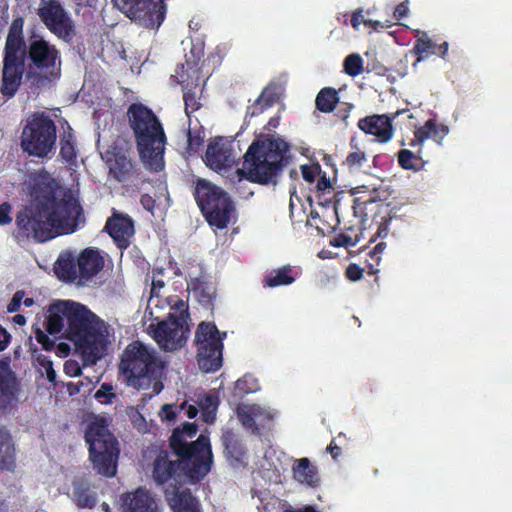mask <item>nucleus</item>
I'll return each instance as SVG.
<instances>
[{
	"mask_svg": "<svg viewBox=\"0 0 512 512\" xmlns=\"http://www.w3.org/2000/svg\"><path fill=\"white\" fill-rule=\"evenodd\" d=\"M171 309L174 310V312L169 313L167 317L175 320L183 318L184 323H188L189 312L188 305L185 301L182 299H177L174 304H172Z\"/></svg>",
	"mask_w": 512,
	"mask_h": 512,
	"instance_id": "obj_44",
	"label": "nucleus"
},
{
	"mask_svg": "<svg viewBox=\"0 0 512 512\" xmlns=\"http://www.w3.org/2000/svg\"><path fill=\"white\" fill-rule=\"evenodd\" d=\"M290 148L277 134L260 136L248 147L239 172L252 183L275 186L291 162Z\"/></svg>",
	"mask_w": 512,
	"mask_h": 512,
	"instance_id": "obj_5",
	"label": "nucleus"
},
{
	"mask_svg": "<svg viewBox=\"0 0 512 512\" xmlns=\"http://www.w3.org/2000/svg\"><path fill=\"white\" fill-rule=\"evenodd\" d=\"M140 203L144 209L147 211H152L155 207V200L149 194H142L140 198Z\"/></svg>",
	"mask_w": 512,
	"mask_h": 512,
	"instance_id": "obj_59",
	"label": "nucleus"
},
{
	"mask_svg": "<svg viewBox=\"0 0 512 512\" xmlns=\"http://www.w3.org/2000/svg\"><path fill=\"white\" fill-rule=\"evenodd\" d=\"M350 146L355 150L348 153L345 160L342 162V165L349 171H355L360 169L367 162V156L364 151L358 148L354 138L350 140Z\"/></svg>",
	"mask_w": 512,
	"mask_h": 512,
	"instance_id": "obj_35",
	"label": "nucleus"
},
{
	"mask_svg": "<svg viewBox=\"0 0 512 512\" xmlns=\"http://www.w3.org/2000/svg\"><path fill=\"white\" fill-rule=\"evenodd\" d=\"M282 512H321L313 505H304L300 508H293L291 506H288L285 508Z\"/></svg>",
	"mask_w": 512,
	"mask_h": 512,
	"instance_id": "obj_61",
	"label": "nucleus"
},
{
	"mask_svg": "<svg viewBox=\"0 0 512 512\" xmlns=\"http://www.w3.org/2000/svg\"><path fill=\"white\" fill-rule=\"evenodd\" d=\"M263 414V409L257 404L241 403L236 408V415L241 425L252 434H259L256 420Z\"/></svg>",
	"mask_w": 512,
	"mask_h": 512,
	"instance_id": "obj_26",
	"label": "nucleus"
},
{
	"mask_svg": "<svg viewBox=\"0 0 512 512\" xmlns=\"http://www.w3.org/2000/svg\"><path fill=\"white\" fill-rule=\"evenodd\" d=\"M408 14V4L406 2H401L395 7L393 16L396 20H401L405 18Z\"/></svg>",
	"mask_w": 512,
	"mask_h": 512,
	"instance_id": "obj_58",
	"label": "nucleus"
},
{
	"mask_svg": "<svg viewBox=\"0 0 512 512\" xmlns=\"http://www.w3.org/2000/svg\"><path fill=\"white\" fill-rule=\"evenodd\" d=\"M188 290L202 307L213 310L217 293L216 287L211 281L203 277L192 278L188 282Z\"/></svg>",
	"mask_w": 512,
	"mask_h": 512,
	"instance_id": "obj_24",
	"label": "nucleus"
},
{
	"mask_svg": "<svg viewBox=\"0 0 512 512\" xmlns=\"http://www.w3.org/2000/svg\"><path fill=\"white\" fill-rule=\"evenodd\" d=\"M121 512H158V505L152 494L144 487L120 495Z\"/></svg>",
	"mask_w": 512,
	"mask_h": 512,
	"instance_id": "obj_17",
	"label": "nucleus"
},
{
	"mask_svg": "<svg viewBox=\"0 0 512 512\" xmlns=\"http://www.w3.org/2000/svg\"><path fill=\"white\" fill-rule=\"evenodd\" d=\"M300 170L303 179L308 183H313L316 180V177L319 175L321 167L319 164H304L301 165Z\"/></svg>",
	"mask_w": 512,
	"mask_h": 512,
	"instance_id": "obj_46",
	"label": "nucleus"
},
{
	"mask_svg": "<svg viewBox=\"0 0 512 512\" xmlns=\"http://www.w3.org/2000/svg\"><path fill=\"white\" fill-rule=\"evenodd\" d=\"M115 6L129 18L148 29L159 28L163 23L167 7L163 0H113Z\"/></svg>",
	"mask_w": 512,
	"mask_h": 512,
	"instance_id": "obj_12",
	"label": "nucleus"
},
{
	"mask_svg": "<svg viewBox=\"0 0 512 512\" xmlns=\"http://www.w3.org/2000/svg\"><path fill=\"white\" fill-rule=\"evenodd\" d=\"M35 339L46 351H51L55 347V341L52 340L44 331L40 328L35 330Z\"/></svg>",
	"mask_w": 512,
	"mask_h": 512,
	"instance_id": "obj_47",
	"label": "nucleus"
},
{
	"mask_svg": "<svg viewBox=\"0 0 512 512\" xmlns=\"http://www.w3.org/2000/svg\"><path fill=\"white\" fill-rule=\"evenodd\" d=\"M398 164L405 170L419 171L423 167L422 159L408 149L398 152Z\"/></svg>",
	"mask_w": 512,
	"mask_h": 512,
	"instance_id": "obj_36",
	"label": "nucleus"
},
{
	"mask_svg": "<svg viewBox=\"0 0 512 512\" xmlns=\"http://www.w3.org/2000/svg\"><path fill=\"white\" fill-rule=\"evenodd\" d=\"M434 129V120H427L423 126H420L414 131V139L410 142V146L421 144L425 140L430 139V131Z\"/></svg>",
	"mask_w": 512,
	"mask_h": 512,
	"instance_id": "obj_43",
	"label": "nucleus"
},
{
	"mask_svg": "<svg viewBox=\"0 0 512 512\" xmlns=\"http://www.w3.org/2000/svg\"><path fill=\"white\" fill-rule=\"evenodd\" d=\"M202 410L203 420L207 423H213L218 407V398L212 394H206L199 402Z\"/></svg>",
	"mask_w": 512,
	"mask_h": 512,
	"instance_id": "obj_38",
	"label": "nucleus"
},
{
	"mask_svg": "<svg viewBox=\"0 0 512 512\" xmlns=\"http://www.w3.org/2000/svg\"><path fill=\"white\" fill-rule=\"evenodd\" d=\"M387 198V191L381 187H373L368 194L356 195L353 200V207L357 208L360 206H366L367 204L374 203L377 201H384Z\"/></svg>",
	"mask_w": 512,
	"mask_h": 512,
	"instance_id": "obj_37",
	"label": "nucleus"
},
{
	"mask_svg": "<svg viewBox=\"0 0 512 512\" xmlns=\"http://www.w3.org/2000/svg\"><path fill=\"white\" fill-rule=\"evenodd\" d=\"M63 370L69 377H78L82 373V368L79 363L72 359L65 361Z\"/></svg>",
	"mask_w": 512,
	"mask_h": 512,
	"instance_id": "obj_50",
	"label": "nucleus"
},
{
	"mask_svg": "<svg viewBox=\"0 0 512 512\" xmlns=\"http://www.w3.org/2000/svg\"><path fill=\"white\" fill-rule=\"evenodd\" d=\"M186 408V401L180 405L165 404L161 408L160 416L163 420L174 421Z\"/></svg>",
	"mask_w": 512,
	"mask_h": 512,
	"instance_id": "obj_45",
	"label": "nucleus"
},
{
	"mask_svg": "<svg viewBox=\"0 0 512 512\" xmlns=\"http://www.w3.org/2000/svg\"><path fill=\"white\" fill-rule=\"evenodd\" d=\"M364 269L355 263H351L348 265L345 271V276L350 281H358L363 277Z\"/></svg>",
	"mask_w": 512,
	"mask_h": 512,
	"instance_id": "obj_51",
	"label": "nucleus"
},
{
	"mask_svg": "<svg viewBox=\"0 0 512 512\" xmlns=\"http://www.w3.org/2000/svg\"><path fill=\"white\" fill-rule=\"evenodd\" d=\"M449 129L443 124H437L434 120V129L430 131V138L440 143L441 140L448 134Z\"/></svg>",
	"mask_w": 512,
	"mask_h": 512,
	"instance_id": "obj_52",
	"label": "nucleus"
},
{
	"mask_svg": "<svg viewBox=\"0 0 512 512\" xmlns=\"http://www.w3.org/2000/svg\"><path fill=\"white\" fill-rule=\"evenodd\" d=\"M343 69L351 77L360 75L363 72V59L359 54H350L344 59Z\"/></svg>",
	"mask_w": 512,
	"mask_h": 512,
	"instance_id": "obj_40",
	"label": "nucleus"
},
{
	"mask_svg": "<svg viewBox=\"0 0 512 512\" xmlns=\"http://www.w3.org/2000/svg\"><path fill=\"white\" fill-rule=\"evenodd\" d=\"M339 102L338 92L332 87L322 88L315 99L316 108L323 113L332 112Z\"/></svg>",
	"mask_w": 512,
	"mask_h": 512,
	"instance_id": "obj_32",
	"label": "nucleus"
},
{
	"mask_svg": "<svg viewBox=\"0 0 512 512\" xmlns=\"http://www.w3.org/2000/svg\"><path fill=\"white\" fill-rule=\"evenodd\" d=\"M398 113L388 116L386 114H374L366 116L358 121V128L365 134L373 135L380 143L389 142L394 134L392 121Z\"/></svg>",
	"mask_w": 512,
	"mask_h": 512,
	"instance_id": "obj_16",
	"label": "nucleus"
},
{
	"mask_svg": "<svg viewBox=\"0 0 512 512\" xmlns=\"http://www.w3.org/2000/svg\"><path fill=\"white\" fill-rule=\"evenodd\" d=\"M24 293L22 291H17L9 304L7 305V311L10 313H14L19 310L22 300H23Z\"/></svg>",
	"mask_w": 512,
	"mask_h": 512,
	"instance_id": "obj_57",
	"label": "nucleus"
},
{
	"mask_svg": "<svg viewBox=\"0 0 512 512\" xmlns=\"http://www.w3.org/2000/svg\"><path fill=\"white\" fill-rule=\"evenodd\" d=\"M222 444L228 459L234 460L237 463L243 462L246 456V448L242 440L232 430H227L223 433Z\"/></svg>",
	"mask_w": 512,
	"mask_h": 512,
	"instance_id": "obj_27",
	"label": "nucleus"
},
{
	"mask_svg": "<svg viewBox=\"0 0 512 512\" xmlns=\"http://www.w3.org/2000/svg\"><path fill=\"white\" fill-rule=\"evenodd\" d=\"M199 77H197L196 82H189L188 79L184 78V75H181V80L179 83L183 89V100L185 104V112L189 116L191 113L197 111L201 107L199 92L201 90L198 88Z\"/></svg>",
	"mask_w": 512,
	"mask_h": 512,
	"instance_id": "obj_28",
	"label": "nucleus"
},
{
	"mask_svg": "<svg viewBox=\"0 0 512 512\" xmlns=\"http://www.w3.org/2000/svg\"><path fill=\"white\" fill-rule=\"evenodd\" d=\"M204 161L209 168L215 171L230 167L234 163L230 144L226 143L222 138L209 143Z\"/></svg>",
	"mask_w": 512,
	"mask_h": 512,
	"instance_id": "obj_19",
	"label": "nucleus"
},
{
	"mask_svg": "<svg viewBox=\"0 0 512 512\" xmlns=\"http://www.w3.org/2000/svg\"><path fill=\"white\" fill-rule=\"evenodd\" d=\"M326 451L332 456L334 460H337L341 454V448L336 445L334 440H332L331 443L327 446Z\"/></svg>",
	"mask_w": 512,
	"mask_h": 512,
	"instance_id": "obj_62",
	"label": "nucleus"
},
{
	"mask_svg": "<svg viewBox=\"0 0 512 512\" xmlns=\"http://www.w3.org/2000/svg\"><path fill=\"white\" fill-rule=\"evenodd\" d=\"M11 209L8 202L0 204V225H8L12 222Z\"/></svg>",
	"mask_w": 512,
	"mask_h": 512,
	"instance_id": "obj_55",
	"label": "nucleus"
},
{
	"mask_svg": "<svg viewBox=\"0 0 512 512\" xmlns=\"http://www.w3.org/2000/svg\"><path fill=\"white\" fill-rule=\"evenodd\" d=\"M94 397L97 400L105 399L106 402H110L112 398L115 397L113 393V387L109 383H103L100 388L96 391Z\"/></svg>",
	"mask_w": 512,
	"mask_h": 512,
	"instance_id": "obj_49",
	"label": "nucleus"
},
{
	"mask_svg": "<svg viewBox=\"0 0 512 512\" xmlns=\"http://www.w3.org/2000/svg\"><path fill=\"white\" fill-rule=\"evenodd\" d=\"M39 16L46 27L57 37L69 41L74 36V25L57 1L52 0L41 8Z\"/></svg>",
	"mask_w": 512,
	"mask_h": 512,
	"instance_id": "obj_14",
	"label": "nucleus"
},
{
	"mask_svg": "<svg viewBox=\"0 0 512 512\" xmlns=\"http://www.w3.org/2000/svg\"><path fill=\"white\" fill-rule=\"evenodd\" d=\"M75 144L76 142L72 129L69 127V130L60 138L59 152L61 158L69 164H73L77 158Z\"/></svg>",
	"mask_w": 512,
	"mask_h": 512,
	"instance_id": "obj_34",
	"label": "nucleus"
},
{
	"mask_svg": "<svg viewBox=\"0 0 512 512\" xmlns=\"http://www.w3.org/2000/svg\"><path fill=\"white\" fill-rule=\"evenodd\" d=\"M119 373L127 386L136 390L153 388L159 394L163 388L160 378L164 364L154 349L139 340L133 341L124 349L119 362Z\"/></svg>",
	"mask_w": 512,
	"mask_h": 512,
	"instance_id": "obj_7",
	"label": "nucleus"
},
{
	"mask_svg": "<svg viewBox=\"0 0 512 512\" xmlns=\"http://www.w3.org/2000/svg\"><path fill=\"white\" fill-rule=\"evenodd\" d=\"M371 190H373V187L370 185H360L357 187H354L350 190L351 195H359V194H368Z\"/></svg>",
	"mask_w": 512,
	"mask_h": 512,
	"instance_id": "obj_64",
	"label": "nucleus"
},
{
	"mask_svg": "<svg viewBox=\"0 0 512 512\" xmlns=\"http://www.w3.org/2000/svg\"><path fill=\"white\" fill-rule=\"evenodd\" d=\"M227 332H220L213 322L202 321L195 332L196 359L199 368L206 373L215 372L223 364V341Z\"/></svg>",
	"mask_w": 512,
	"mask_h": 512,
	"instance_id": "obj_11",
	"label": "nucleus"
},
{
	"mask_svg": "<svg viewBox=\"0 0 512 512\" xmlns=\"http://www.w3.org/2000/svg\"><path fill=\"white\" fill-rule=\"evenodd\" d=\"M198 425L185 422L173 429L169 449H161L152 462L151 477L164 495L185 485L200 483L210 472L213 453L210 438L201 433L196 440Z\"/></svg>",
	"mask_w": 512,
	"mask_h": 512,
	"instance_id": "obj_2",
	"label": "nucleus"
},
{
	"mask_svg": "<svg viewBox=\"0 0 512 512\" xmlns=\"http://www.w3.org/2000/svg\"><path fill=\"white\" fill-rule=\"evenodd\" d=\"M59 186L48 176H39L32 187L33 200L16 215L15 238L45 242L56 235L74 233L85 222L84 210L71 190L58 196Z\"/></svg>",
	"mask_w": 512,
	"mask_h": 512,
	"instance_id": "obj_1",
	"label": "nucleus"
},
{
	"mask_svg": "<svg viewBox=\"0 0 512 512\" xmlns=\"http://www.w3.org/2000/svg\"><path fill=\"white\" fill-rule=\"evenodd\" d=\"M78 276L83 280H90L104 267V258L94 248H85L77 258Z\"/></svg>",
	"mask_w": 512,
	"mask_h": 512,
	"instance_id": "obj_21",
	"label": "nucleus"
},
{
	"mask_svg": "<svg viewBox=\"0 0 512 512\" xmlns=\"http://www.w3.org/2000/svg\"><path fill=\"white\" fill-rule=\"evenodd\" d=\"M73 495L74 501L79 508L91 509L96 506L97 494L83 480L74 482Z\"/></svg>",
	"mask_w": 512,
	"mask_h": 512,
	"instance_id": "obj_31",
	"label": "nucleus"
},
{
	"mask_svg": "<svg viewBox=\"0 0 512 512\" xmlns=\"http://www.w3.org/2000/svg\"><path fill=\"white\" fill-rule=\"evenodd\" d=\"M56 139L54 120L45 112H34L22 128L20 146L30 156L45 158L55 149Z\"/></svg>",
	"mask_w": 512,
	"mask_h": 512,
	"instance_id": "obj_9",
	"label": "nucleus"
},
{
	"mask_svg": "<svg viewBox=\"0 0 512 512\" xmlns=\"http://www.w3.org/2000/svg\"><path fill=\"white\" fill-rule=\"evenodd\" d=\"M389 219H383L377 228V232L375 235L370 239V242H375L377 238H385L388 235L389 232Z\"/></svg>",
	"mask_w": 512,
	"mask_h": 512,
	"instance_id": "obj_56",
	"label": "nucleus"
},
{
	"mask_svg": "<svg viewBox=\"0 0 512 512\" xmlns=\"http://www.w3.org/2000/svg\"><path fill=\"white\" fill-rule=\"evenodd\" d=\"M29 68L35 69L47 80L59 77L60 52L43 37L33 35L29 42L24 37V18H14L8 28L3 53L2 77L0 92L3 96L13 97L26 71V61Z\"/></svg>",
	"mask_w": 512,
	"mask_h": 512,
	"instance_id": "obj_3",
	"label": "nucleus"
},
{
	"mask_svg": "<svg viewBox=\"0 0 512 512\" xmlns=\"http://www.w3.org/2000/svg\"><path fill=\"white\" fill-rule=\"evenodd\" d=\"M436 43L428 36L426 32H421V35L415 40L412 53L417 56V61L434 55Z\"/></svg>",
	"mask_w": 512,
	"mask_h": 512,
	"instance_id": "obj_33",
	"label": "nucleus"
},
{
	"mask_svg": "<svg viewBox=\"0 0 512 512\" xmlns=\"http://www.w3.org/2000/svg\"><path fill=\"white\" fill-rule=\"evenodd\" d=\"M148 331L162 350L173 352L185 345L190 329L183 318L175 320L167 317L157 324L151 323Z\"/></svg>",
	"mask_w": 512,
	"mask_h": 512,
	"instance_id": "obj_13",
	"label": "nucleus"
},
{
	"mask_svg": "<svg viewBox=\"0 0 512 512\" xmlns=\"http://www.w3.org/2000/svg\"><path fill=\"white\" fill-rule=\"evenodd\" d=\"M267 109H268V107H266V105L263 104L262 102H258V98H257L252 105L247 107L245 117L252 118V117L258 116V115L262 114Z\"/></svg>",
	"mask_w": 512,
	"mask_h": 512,
	"instance_id": "obj_54",
	"label": "nucleus"
},
{
	"mask_svg": "<svg viewBox=\"0 0 512 512\" xmlns=\"http://www.w3.org/2000/svg\"><path fill=\"white\" fill-rule=\"evenodd\" d=\"M258 102H262L266 107L270 108L276 102V94L269 88H264L258 97Z\"/></svg>",
	"mask_w": 512,
	"mask_h": 512,
	"instance_id": "obj_53",
	"label": "nucleus"
},
{
	"mask_svg": "<svg viewBox=\"0 0 512 512\" xmlns=\"http://www.w3.org/2000/svg\"><path fill=\"white\" fill-rule=\"evenodd\" d=\"M104 231L113 239L120 250L127 249L131 244V238L135 233L134 221L127 215L114 212L104 226Z\"/></svg>",
	"mask_w": 512,
	"mask_h": 512,
	"instance_id": "obj_15",
	"label": "nucleus"
},
{
	"mask_svg": "<svg viewBox=\"0 0 512 512\" xmlns=\"http://www.w3.org/2000/svg\"><path fill=\"white\" fill-rule=\"evenodd\" d=\"M172 512H202L200 501L190 489H179L165 495Z\"/></svg>",
	"mask_w": 512,
	"mask_h": 512,
	"instance_id": "obj_23",
	"label": "nucleus"
},
{
	"mask_svg": "<svg viewBox=\"0 0 512 512\" xmlns=\"http://www.w3.org/2000/svg\"><path fill=\"white\" fill-rule=\"evenodd\" d=\"M195 201L206 221L218 229H225L234 212L228 193L205 179H198L193 192Z\"/></svg>",
	"mask_w": 512,
	"mask_h": 512,
	"instance_id": "obj_10",
	"label": "nucleus"
},
{
	"mask_svg": "<svg viewBox=\"0 0 512 512\" xmlns=\"http://www.w3.org/2000/svg\"><path fill=\"white\" fill-rule=\"evenodd\" d=\"M350 23H351V26L354 28V29H358L359 26L363 23L366 27H370V28H373V29H378L379 27L380 28H385V27H390V25H383L381 24L380 21L378 20H372L370 18H366L364 15H363V9L362 8H358L357 10H355L353 13H352V16H351V19H350Z\"/></svg>",
	"mask_w": 512,
	"mask_h": 512,
	"instance_id": "obj_39",
	"label": "nucleus"
},
{
	"mask_svg": "<svg viewBox=\"0 0 512 512\" xmlns=\"http://www.w3.org/2000/svg\"><path fill=\"white\" fill-rule=\"evenodd\" d=\"M20 385L9 364L0 360V410L9 411L18 400Z\"/></svg>",
	"mask_w": 512,
	"mask_h": 512,
	"instance_id": "obj_18",
	"label": "nucleus"
},
{
	"mask_svg": "<svg viewBox=\"0 0 512 512\" xmlns=\"http://www.w3.org/2000/svg\"><path fill=\"white\" fill-rule=\"evenodd\" d=\"M386 247L387 244L385 242H379L378 244L375 245V247L372 250L368 252V255L374 261V264L368 265V274L374 275L378 273L379 269L377 268V266L381 262V256L384 253Z\"/></svg>",
	"mask_w": 512,
	"mask_h": 512,
	"instance_id": "obj_42",
	"label": "nucleus"
},
{
	"mask_svg": "<svg viewBox=\"0 0 512 512\" xmlns=\"http://www.w3.org/2000/svg\"><path fill=\"white\" fill-rule=\"evenodd\" d=\"M106 157L110 174L114 179L124 182L133 175L134 164L123 149L113 146L106 151Z\"/></svg>",
	"mask_w": 512,
	"mask_h": 512,
	"instance_id": "obj_20",
	"label": "nucleus"
},
{
	"mask_svg": "<svg viewBox=\"0 0 512 512\" xmlns=\"http://www.w3.org/2000/svg\"><path fill=\"white\" fill-rule=\"evenodd\" d=\"M126 115L140 159L150 170L161 171L164 168L163 156L167 142L161 121L143 103H132Z\"/></svg>",
	"mask_w": 512,
	"mask_h": 512,
	"instance_id": "obj_6",
	"label": "nucleus"
},
{
	"mask_svg": "<svg viewBox=\"0 0 512 512\" xmlns=\"http://www.w3.org/2000/svg\"><path fill=\"white\" fill-rule=\"evenodd\" d=\"M293 478L309 487H316L319 484V476L316 466L312 465L306 457L295 461L292 467Z\"/></svg>",
	"mask_w": 512,
	"mask_h": 512,
	"instance_id": "obj_25",
	"label": "nucleus"
},
{
	"mask_svg": "<svg viewBox=\"0 0 512 512\" xmlns=\"http://www.w3.org/2000/svg\"><path fill=\"white\" fill-rule=\"evenodd\" d=\"M77 262L71 253L61 254L54 264V272L60 280L73 282L77 279Z\"/></svg>",
	"mask_w": 512,
	"mask_h": 512,
	"instance_id": "obj_29",
	"label": "nucleus"
},
{
	"mask_svg": "<svg viewBox=\"0 0 512 512\" xmlns=\"http://www.w3.org/2000/svg\"><path fill=\"white\" fill-rule=\"evenodd\" d=\"M11 340V335L7 332L5 328L0 325V352L4 351L9 345Z\"/></svg>",
	"mask_w": 512,
	"mask_h": 512,
	"instance_id": "obj_60",
	"label": "nucleus"
},
{
	"mask_svg": "<svg viewBox=\"0 0 512 512\" xmlns=\"http://www.w3.org/2000/svg\"><path fill=\"white\" fill-rule=\"evenodd\" d=\"M448 49H449V43L446 41H444L443 43H441L439 45L436 44L434 55H438L439 57L444 59L448 53Z\"/></svg>",
	"mask_w": 512,
	"mask_h": 512,
	"instance_id": "obj_63",
	"label": "nucleus"
},
{
	"mask_svg": "<svg viewBox=\"0 0 512 512\" xmlns=\"http://www.w3.org/2000/svg\"><path fill=\"white\" fill-rule=\"evenodd\" d=\"M258 388L259 385L257 379L248 374L238 379L235 383V390L241 395L254 393Z\"/></svg>",
	"mask_w": 512,
	"mask_h": 512,
	"instance_id": "obj_41",
	"label": "nucleus"
},
{
	"mask_svg": "<svg viewBox=\"0 0 512 512\" xmlns=\"http://www.w3.org/2000/svg\"><path fill=\"white\" fill-rule=\"evenodd\" d=\"M302 275V268L296 265H282L272 269L263 278V286L275 288L280 286H289L293 284Z\"/></svg>",
	"mask_w": 512,
	"mask_h": 512,
	"instance_id": "obj_22",
	"label": "nucleus"
},
{
	"mask_svg": "<svg viewBox=\"0 0 512 512\" xmlns=\"http://www.w3.org/2000/svg\"><path fill=\"white\" fill-rule=\"evenodd\" d=\"M85 441L97 473L105 477L115 476L120 450L117 439L109 431L104 419L89 423L85 431Z\"/></svg>",
	"mask_w": 512,
	"mask_h": 512,
	"instance_id": "obj_8",
	"label": "nucleus"
},
{
	"mask_svg": "<svg viewBox=\"0 0 512 512\" xmlns=\"http://www.w3.org/2000/svg\"><path fill=\"white\" fill-rule=\"evenodd\" d=\"M16 466L15 448L8 432L0 430V469L12 471Z\"/></svg>",
	"mask_w": 512,
	"mask_h": 512,
	"instance_id": "obj_30",
	"label": "nucleus"
},
{
	"mask_svg": "<svg viewBox=\"0 0 512 512\" xmlns=\"http://www.w3.org/2000/svg\"><path fill=\"white\" fill-rule=\"evenodd\" d=\"M45 329L50 335H63L74 343L84 366L95 365L107 349L105 322L86 306L73 301H57L49 306Z\"/></svg>",
	"mask_w": 512,
	"mask_h": 512,
	"instance_id": "obj_4",
	"label": "nucleus"
},
{
	"mask_svg": "<svg viewBox=\"0 0 512 512\" xmlns=\"http://www.w3.org/2000/svg\"><path fill=\"white\" fill-rule=\"evenodd\" d=\"M358 242V238H352L351 236L347 235V234H339L337 235L333 242H332V245L335 246V247H353L357 244Z\"/></svg>",
	"mask_w": 512,
	"mask_h": 512,
	"instance_id": "obj_48",
	"label": "nucleus"
}]
</instances>
